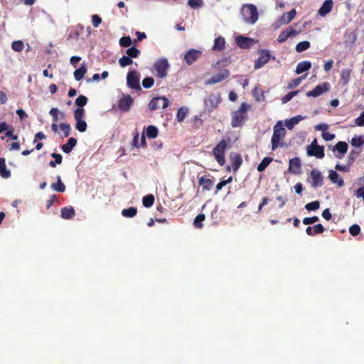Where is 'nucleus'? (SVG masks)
<instances>
[{
  "mask_svg": "<svg viewBox=\"0 0 364 364\" xmlns=\"http://www.w3.org/2000/svg\"><path fill=\"white\" fill-rule=\"evenodd\" d=\"M286 134L287 131L283 127L282 121L277 122L273 127V134L271 138L272 151H274L279 147H286L287 146V144L284 142Z\"/></svg>",
  "mask_w": 364,
  "mask_h": 364,
  "instance_id": "obj_1",
  "label": "nucleus"
},
{
  "mask_svg": "<svg viewBox=\"0 0 364 364\" xmlns=\"http://www.w3.org/2000/svg\"><path fill=\"white\" fill-rule=\"evenodd\" d=\"M250 109V106L248 104L242 102L239 109L232 113L231 126L234 128L241 127L247 118V112Z\"/></svg>",
  "mask_w": 364,
  "mask_h": 364,
  "instance_id": "obj_2",
  "label": "nucleus"
},
{
  "mask_svg": "<svg viewBox=\"0 0 364 364\" xmlns=\"http://www.w3.org/2000/svg\"><path fill=\"white\" fill-rule=\"evenodd\" d=\"M241 14L243 20L249 24L255 23L258 19L257 7L252 4L244 5L241 9Z\"/></svg>",
  "mask_w": 364,
  "mask_h": 364,
  "instance_id": "obj_3",
  "label": "nucleus"
},
{
  "mask_svg": "<svg viewBox=\"0 0 364 364\" xmlns=\"http://www.w3.org/2000/svg\"><path fill=\"white\" fill-rule=\"evenodd\" d=\"M227 148V142L221 140L213 149V154L217 162L220 165L225 164V151Z\"/></svg>",
  "mask_w": 364,
  "mask_h": 364,
  "instance_id": "obj_4",
  "label": "nucleus"
},
{
  "mask_svg": "<svg viewBox=\"0 0 364 364\" xmlns=\"http://www.w3.org/2000/svg\"><path fill=\"white\" fill-rule=\"evenodd\" d=\"M140 76L136 70L129 71L127 75V86L136 91L141 90L139 84Z\"/></svg>",
  "mask_w": 364,
  "mask_h": 364,
  "instance_id": "obj_5",
  "label": "nucleus"
},
{
  "mask_svg": "<svg viewBox=\"0 0 364 364\" xmlns=\"http://www.w3.org/2000/svg\"><path fill=\"white\" fill-rule=\"evenodd\" d=\"M169 67L168 60L165 58L157 60L154 68L156 71V75L159 78H164L167 75V70Z\"/></svg>",
  "mask_w": 364,
  "mask_h": 364,
  "instance_id": "obj_6",
  "label": "nucleus"
},
{
  "mask_svg": "<svg viewBox=\"0 0 364 364\" xmlns=\"http://www.w3.org/2000/svg\"><path fill=\"white\" fill-rule=\"evenodd\" d=\"M220 101L219 94H210L204 100L205 107L208 112H212L218 107Z\"/></svg>",
  "mask_w": 364,
  "mask_h": 364,
  "instance_id": "obj_7",
  "label": "nucleus"
},
{
  "mask_svg": "<svg viewBox=\"0 0 364 364\" xmlns=\"http://www.w3.org/2000/svg\"><path fill=\"white\" fill-rule=\"evenodd\" d=\"M169 105L168 99L165 97H154L149 103V109L151 111L159 108L166 109Z\"/></svg>",
  "mask_w": 364,
  "mask_h": 364,
  "instance_id": "obj_8",
  "label": "nucleus"
},
{
  "mask_svg": "<svg viewBox=\"0 0 364 364\" xmlns=\"http://www.w3.org/2000/svg\"><path fill=\"white\" fill-rule=\"evenodd\" d=\"M133 104L134 99L130 95L122 94L118 101V108L123 112H127Z\"/></svg>",
  "mask_w": 364,
  "mask_h": 364,
  "instance_id": "obj_9",
  "label": "nucleus"
},
{
  "mask_svg": "<svg viewBox=\"0 0 364 364\" xmlns=\"http://www.w3.org/2000/svg\"><path fill=\"white\" fill-rule=\"evenodd\" d=\"M330 90V85L328 82H325L316 85L313 90L308 91L306 93L307 97H316L323 93L328 92Z\"/></svg>",
  "mask_w": 364,
  "mask_h": 364,
  "instance_id": "obj_10",
  "label": "nucleus"
},
{
  "mask_svg": "<svg viewBox=\"0 0 364 364\" xmlns=\"http://www.w3.org/2000/svg\"><path fill=\"white\" fill-rule=\"evenodd\" d=\"M202 56V51L197 49H189L184 55L183 60L187 65H191Z\"/></svg>",
  "mask_w": 364,
  "mask_h": 364,
  "instance_id": "obj_11",
  "label": "nucleus"
},
{
  "mask_svg": "<svg viewBox=\"0 0 364 364\" xmlns=\"http://www.w3.org/2000/svg\"><path fill=\"white\" fill-rule=\"evenodd\" d=\"M230 71L227 69L220 70L218 73L213 75L207 81L206 85H213L220 82L230 76Z\"/></svg>",
  "mask_w": 364,
  "mask_h": 364,
  "instance_id": "obj_12",
  "label": "nucleus"
},
{
  "mask_svg": "<svg viewBox=\"0 0 364 364\" xmlns=\"http://www.w3.org/2000/svg\"><path fill=\"white\" fill-rule=\"evenodd\" d=\"M270 58L271 55L268 50H261L259 58L255 61V69L261 68L269 60Z\"/></svg>",
  "mask_w": 364,
  "mask_h": 364,
  "instance_id": "obj_13",
  "label": "nucleus"
},
{
  "mask_svg": "<svg viewBox=\"0 0 364 364\" xmlns=\"http://www.w3.org/2000/svg\"><path fill=\"white\" fill-rule=\"evenodd\" d=\"M235 41H236L237 45L240 48H242V49L249 48L250 47L253 46L255 43L254 39H252L251 38H248V37H245L242 36H240L237 37L235 39Z\"/></svg>",
  "mask_w": 364,
  "mask_h": 364,
  "instance_id": "obj_14",
  "label": "nucleus"
},
{
  "mask_svg": "<svg viewBox=\"0 0 364 364\" xmlns=\"http://www.w3.org/2000/svg\"><path fill=\"white\" fill-rule=\"evenodd\" d=\"M301 161L298 157L291 159L289 161L288 171L291 173L299 174L301 173Z\"/></svg>",
  "mask_w": 364,
  "mask_h": 364,
  "instance_id": "obj_15",
  "label": "nucleus"
},
{
  "mask_svg": "<svg viewBox=\"0 0 364 364\" xmlns=\"http://www.w3.org/2000/svg\"><path fill=\"white\" fill-rule=\"evenodd\" d=\"M310 175L312 180L311 186L313 188L319 187L323 185V177L318 171L313 169Z\"/></svg>",
  "mask_w": 364,
  "mask_h": 364,
  "instance_id": "obj_16",
  "label": "nucleus"
},
{
  "mask_svg": "<svg viewBox=\"0 0 364 364\" xmlns=\"http://www.w3.org/2000/svg\"><path fill=\"white\" fill-rule=\"evenodd\" d=\"M308 156H315L317 159H321L324 157V147L323 146H318L314 148L306 149Z\"/></svg>",
  "mask_w": 364,
  "mask_h": 364,
  "instance_id": "obj_17",
  "label": "nucleus"
},
{
  "mask_svg": "<svg viewBox=\"0 0 364 364\" xmlns=\"http://www.w3.org/2000/svg\"><path fill=\"white\" fill-rule=\"evenodd\" d=\"M296 34L297 32L296 30H294L292 28L289 27L279 33L277 38V41L279 43H283L286 41L289 37L294 36Z\"/></svg>",
  "mask_w": 364,
  "mask_h": 364,
  "instance_id": "obj_18",
  "label": "nucleus"
},
{
  "mask_svg": "<svg viewBox=\"0 0 364 364\" xmlns=\"http://www.w3.org/2000/svg\"><path fill=\"white\" fill-rule=\"evenodd\" d=\"M335 150L338 152V154L336 155V157L338 159L343 158V155L347 152L348 150L347 143L345 141H338L332 149L333 151Z\"/></svg>",
  "mask_w": 364,
  "mask_h": 364,
  "instance_id": "obj_19",
  "label": "nucleus"
},
{
  "mask_svg": "<svg viewBox=\"0 0 364 364\" xmlns=\"http://www.w3.org/2000/svg\"><path fill=\"white\" fill-rule=\"evenodd\" d=\"M333 5V3L332 0H325L321 8L318 9V14L321 16H325L332 10Z\"/></svg>",
  "mask_w": 364,
  "mask_h": 364,
  "instance_id": "obj_20",
  "label": "nucleus"
},
{
  "mask_svg": "<svg viewBox=\"0 0 364 364\" xmlns=\"http://www.w3.org/2000/svg\"><path fill=\"white\" fill-rule=\"evenodd\" d=\"M230 158L233 171H237L242 163L241 156L238 154H232Z\"/></svg>",
  "mask_w": 364,
  "mask_h": 364,
  "instance_id": "obj_21",
  "label": "nucleus"
},
{
  "mask_svg": "<svg viewBox=\"0 0 364 364\" xmlns=\"http://www.w3.org/2000/svg\"><path fill=\"white\" fill-rule=\"evenodd\" d=\"M304 118L305 117L301 115L294 116L289 119L285 120V126L289 130H291L296 124H299V122Z\"/></svg>",
  "mask_w": 364,
  "mask_h": 364,
  "instance_id": "obj_22",
  "label": "nucleus"
},
{
  "mask_svg": "<svg viewBox=\"0 0 364 364\" xmlns=\"http://www.w3.org/2000/svg\"><path fill=\"white\" fill-rule=\"evenodd\" d=\"M296 11L294 9H291L287 13L284 14L279 19L280 24L289 23L295 16Z\"/></svg>",
  "mask_w": 364,
  "mask_h": 364,
  "instance_id": "obj_23",
  "label": "nucleus"
},
{
  "mask_svg": "<svg viewBox=\"0 0 364 364\" xmlns=\"http://www.w3.org/2000/svg\"><path fill=\"white\" fill-rule=\"evenodd\" d=\"M198 184L202 186L203 191H210L213 186V181L205 178V176H201L198 178Z\"/></svg>",
  "mask_w": 364,
  "mask_h": 364,
  "instance_id": "obj_24",
  "label": "nucleus"
},
{
  "mask_svg": "<svg viewBox=\"0 0 364 364\" xmlns=\"http://www.w3.org/2000/svg\"><path fill=\"white\" fill-rule=\"evenodd\" d=\"M0 176L5 179L10 178L11 176V171L6 168L4 158H0Z\"/></svg>",
  "mask_w": 364,
  "mask_h": 364,
  "instance_id": "obj_25",
  "label": "nucleus"
},
{
  "mask_svg": "<svg viewBox=\"0 0 364 364\" xmlns=\"http://www.w3.org/2000/svg\"><path fill=\"white\" fill-rule=\"evenodd\" d=\"M77 144V139L74 137H71L68 139V142L63 144L61 147L63 151L65 154H69L72 151L73 148Z\"/></svg>",
  "mask_w": 364,
  "mask_h": 364,
  "instance_id": "obj_26",
  "label": "nucleus"
},
{
  "mask_svg": "<svg viewBox=\"0 0 364 364\" xmlns=\"http://www.w3.org/2000/svg\"><path fill=\"white\" fill-rule=\"evenodd\" d=\"M75 215V211L73 207H65L61 210V217L65 220H70Z\"/></svg>",
  "mask_w": 364,
  "mask_h": 364,
  "instance_id": "obj_27",
  "label": "nucleus"
},
{
  "mask_svg": "<svg viewBox=\"0 0 364 364\" xmlns=\"http://www.w3.org/2000/svg\"><path fill=\"white\" fill-rule=\"evenodd\" d=\"M311 64L309 61L299 62L296 67V73L301 74L303 72L307 71L311 68Z\"/></svg>",
  "mask_w": 364,
  "mask_h": 364,
  "instance_id": "obj_28",
  "label": "nucleus"
},
{
  "mask_svg": "<svg viewBox=\"0 0 364 364\" xmlns=\"http://www.w3.org/2000/svg\"><path fill=\"white\" fill-rule=\"evenodd\" d=\"M87 73V68L85 64H82L80 68L76 69L74 72V77L77 81L81 80Z\"/></svg>",
  "mask_w": 364,
  "mask_h": 364,
  "instance_id": "obj_29",
  "label": "nucleus"
},
{
  "mask_svg": "<svg viewBox=\"0 0 364 364\" xmlns=\"http://www.w3.org/2000/svg\"><path fill=\"white\" fill-rule=\"evenodd\" d=\"M328 178L332 183H336L339 187L344 185L343 180L342 178H338V174L335 171L331 170L329 171Z\"/></svg>",
  "mask_w": 364,
  "mask_h": 364,
  "instance_id": "obj_30",
  "label": "nucleus"
},
{
  "mask_svg": "<svg viewBox=\"0 0 364 364\" xmlns=\"http://www.w3.org/2000/svg\"><path fill=\"white\" fill-rule=\"evenodd\" d=\"M51 188L57 192L63 193L65 191V186L61 181V177L60 176H57V183L51 184Z\"/></svg>",
  "mask_w": 364,
  "mask_h": 364,
  "instance_id": "obj_31",
  "label": "nucleus"
},
{
  "mask_svg": "<svg viewBox=\"0 0 364 364\" xmlns=\"http://www.w3.org/2000/svg\"><path fill=\"white\" fill-rule=\"evenodd\" d=\"M159 134V129L154 125H149L146 129L145 136L149 139H155Z\"/></svg>",
  "mask_w": 364,
  "mask_h": 364,
  "instance_id": "obj_32",
  "label": "nucleus"
},
{
  "mask_svg": "<svg viewBox=\"0 0 364 364\" xmlns=\"http://www.w3.org/2000/svg\"><path fill=\"white\" fill-rule=\"evenodd\" d=\"M225 39L222 36L216 38L214 41V45L213 50H222L225 48Z\"/></svg>",
  "mask_w": 364,
  "mask_h": 364,
  "instance_id": "obj_33",
  "label": "nucleus"
},
{
  "mask_svg": "<svg viewBox=\"0 0 364 364\" xmlns=\"http://www.w3.org/2000/svg\"><path fill=\"white\" fill-rule=\"evenodd\" d=\"M351 70L349 69H343L341 73V81L343 85H347L350 77Z\"/></svg>",
  "mask_w": 364,
  "mask_h": 364,
  "instance_id": "obj_34",
  "label": "nucleus"
},
{
  "mask_svg": "<svg viewBox=\"0 0 364 364\" xmlns=\"http://www.w3.org/2000/svg\"><path fill=\"white\" fill-rule=\"evenodd\" d=\"M272 161V159L270 157H264L260 164L257 166V171L259 172H262L265 170V168L269 166V164Z\"/></svg>",
  "mask_w": 364,
  "mask_h": 364,
  "instance_id": "obj_35",
  "label": "nucleus"
},
{
  "mask_svg": "<svg viewBox=\"0 0 364 364\" xmlns=\"http://www.w3.org/2000/svg\"><path fill=\"white\" fill-rule=\"evenodd\" d=\"M137 213V209L135 207H130L127 209H124L122 211V215L125 218H133Z\"/></svg>",
  "mask_w": 364,
  "mask_h": 364,
  "instance_id": "obj_36",
  "label": "nucleus"
},
{
  "mask_svg": "<svg viewBox=\"0 0 364 364\" xmlns=\"http://www.w3.org/2000/svg\"><path fill=\"white\" fill-rule=\"evenodd\" d=\"M310 47V43L307 41H304L298 43L295 47L297 53H301L307 50Z\"/></svg>",
  "mask_w": 364,
  "mask_h": 364,
  "instance_id": "obj_37",
  "label": "nucleus"
},
{
  "mask_svg": "<svg viewBox=\"0 0 364 364\" xmlns=\"http://www.w3.org/2000/svg\"><path fill=\"white\" fill-rule=\"evenodd\" d=\"M127 56L130 57L132 58H138L140 55V50L137 49L136 47L133 46L129 48L126 50Z\"/></svg>",
  "mask_w": 364,
  "mask_h": 364,
  "instance_id": "obj_38",
  "label": "nucleus"
},
{
  "mask_svg": "<svg viewBox=\"0 0 364 364\" xmlns=\"http://www.w3.org/2000/svg\"><path fill=\"white\" fill-rule=\"evenodd\" d=\"M188 113V109L186 107H181L178 109L176 114V119L178 122H182L186 118Z\"/></svg>",
  "mask_w": 364,
  "mask_h": 364,
  "instance_id": "obj_39",
  "label": "nucleus"
},
{
  "mask_svg": "<svg viewBox=\"0 0 364 364\" xmlns=\"http://www.w3.org/2000/svg\"><path fill=\"white\" fill-rule=\"evenodd\" d=\"M154 203V197L151 194L144 196L142 199L143 205L146 208H150Z\"/></svg>",
  "mask_w": 364,
  "mask_h": 364,
  "instance_id": "obj_40",
  "label": "nucleus"
},
{
  "mask_svg": "<svg viewBox=\"0 0 364 364\" xmlns=\"http://www.w3.org/2000/svg\"><path fill=\"white\" fill-rule=\"evenodd\" d=\"M132 58L127 55H123L122 58L119 59V64L122 68H124L127 65H132Z\"/></svg>",
  "mask_w": 364,
  "mask_h": 364,
  "instance_id": "obj_41",
  "label": "nucleus"
},
{
  "mask_svg": "<svg viewBox=\"0 0 364 364\" xmlns=\"http://www.w3.org/2000/svg\"><path fill=\"white\" fill-rule=\"evenodd\" d=\"M205 216L204 214H199L198 215L195 219H194V221H193V225L196 228H203V222L205 220Z\"/></svg>",
  "mask_w": 364,
  "mask_h": 364,
  "instance_id": "obj_42",
  "label": "nucleus"
},
{
  "mask_svg": "<svg viewBox=\"0 0 364 364\" xmlns=\"http://www.w3.org/2000/svg\"><path fill=\"white\" fill-rule=\"evenodd\" d=\"M87 97L85 95H80L75 100V105L79 107L78 108H82L87 103Z\"/></svg>",
  "mask_w": 364,
  "mask_h": 364,
  "instance_id": "obj_43",
  "label": "nucleus"
},
{
  "mask_svg": "<svg viewBox=\"0 0 364 364\" xmlns=\"http://www.w3.org/2000/svg\"><path fill=\"white\" fill-rule=\"evenodd\" d=\"M132 41L130 36H123L119 39V45L122 47H125V48L129 47L132 45Z\"/></svg>",
  "mask_w": 364,
  "mask_h": 364,
  "instance_id": "obj_44",
  "label": "nucleus"
},
{
  "mask_svg": "<svg viewBox=\"0 0 364 364\" xmlns=\"http://www.w3.org/2000/svg\"><path fill=\"white\" fill-rule=\"evenodd\" d=\"M60 129L63 131L64 133V136L68 137L71 132V127L69 124L67 123H60L59 124Z\"/></svg>",
  "mask_w": 364,
  "mask_h": 364,
  "instance_id": "obj_45",
  "label": "nucleus"
},
{
  "mask_svg": "<svg viewBox=\"0 0 364 364\" xmlns=\"http://www.w3.org/2000/svg\"><path fill=\"white\" fill-rule=\"evenodd\" d=\"M76 121V125L75 128L80 132H84L87 129V123L83 119L80 120H75Z\"/></svg>",
  "mask_w": 364,
  "mask_h": 364,
  "instance_id": "obj_46",
  "label": "nucleus"
},
{
  "mask_svg": "<svg viewBox=\"0 0 364 364\" xmlns=\"http://www.w3.org/2000/svg\"><path fill=\"white\" fill-rule=\"evenodd\" d=\"M11 48L15 51L21 52L24 48V44L21 41H16L12 43Z\"/></svg>",
  "mask_w": 364,
  "mask_h": 364,
  "instance_id": "obj_47",
  "label": "nucleus"
},
{
  "mask_svg": "<svg viewBox=\"0 0 364 364\" xmlns=\"http://www.w3.org/2000/svg\"><path fill=\"white\" fill-rule=\"evenodd\" d=\"M320 203L318 200L312 201L306 204L305 208L308 211L316 210L319 208Z\"/></svg>",
  "mask_w": 364,
  "mask_h": 364,
  "instance_id": "obj_48",
  "label": "nucleus"
},
{
  "mask_svg": "<svg viewBox=\"0 0 364 364\" xmlns=\"http://www.w3.org/2000/svg\"><path fill=\"white\" fill-rule=\"evenodd\" d=\"M85 114V111L83 108H77L74 111V118L75 120L83 119Z\"/></svg>",
  "mask_w": 364,
  "mask_h": 364,
  "instance_id": "obj_49",
  "label": "nucleus"
},
{
  "mask_svg": "<svg viewBox=\"0 0 364 364\" xmlns=\"http://www.w3.org/2000/svg\"><path fill=\"white\" fill-rule=\"evenodd\" d=\"M299 93L298 90L296 91H291L286 94L282 98V102L283 104L287 103V102L290 101L294 96H296Z\"/></svg>",
  "mask_w": 364,
  "mask_h": 364,
  "instance_id": "obj_50",
  "label": "nucleus"
},
{
  "mask_svg": "<svg viewBox=\"0 0 364 364\" xmlns=\"http://www.w3.org/2000/svg\"><path fill=\"white\" fill-rule=\"evenodd\" d=\"M232 180V178L230 176L227 180L220 181L215 186V193H218L224 186L228 183H230Z\"/></svg>",
  "mask_w": 364,
  "mask_h": 364,
  "instance_id": "obj_51",
  "label": "nucleus"
},
{
  "mask_svg": "<svg viewBox=\"0 0 364 364\" xmlns=\"http://www.w3.org/2000/svg\"><path fill=\"white\" fill-rule=\"evenodd\" d=\"M154 80L151 77H146L142 80V86L144 88H150L154 85Z\"/></svg>",
  "mask_w": 364,
  "mask_h": 364,
  "instance_id": "obj_52",
  "label": "nucleus"
},
{
  "mask_svg": "<svg viewBox=\"0 0 364 364\" xmlns=\"http://www.w3.org/2000/svg\"><path fill=\"white\" fill-rule=\"evenodd\" d=\"M306 77V75H304L302 77H299L295 79L291 80L288 85V88H294L297 86H299L301 82V80Z\"/></svg>",
  "mask_w": 364,
  "mask_h": 364,
  "instance_id": "obj_53",
  "label": "nucleus"
},
{
  "mask_svg": "<svg viewBox=\"0 0 364 364\" xmlns=\"http://www.w3.org/2000/svg\"><path fill=\"white\" fill-rule=\"evenodd\" d=\"M348 231H349V233L350 234V235L355 237V236H357L360 233V228L359 225L354 224L349 228Z\"/></svg>",
  "mask_w": 364,
  "mask_h": 364,
  "instance_id": "obj_54",
  "label": "nucleus"
},
{
  "mask_svg": "<svg viewBox=\"0 0 364 364\" xmlns=\"http://www.w3.org/2000/svg\"><path fill=\"white\" fill-rule=\"evenodd\" d=\"M363 144V139L361 136L353 137L350 141V144L355 147H359Z\"/></svg>",
  "mask_w": 364,
  "mask_h": 364,
  "instance_id": "obj_55",
  "label": "nucleus"
},
{
  "mask_svg": "<svg viewBox=\"0 0 364 364\" xmlns=\"http://www.w3.org/2000/svg\"><path fill=\"white\" fill-rule=\"evenodd\" d=\"M188 4L190 7H191L193 9H196V8H199L202 6L203 1L202 0H188Z\"/></svg>",
  "mask_w": 364,
  "mask_h": 364,
  "instance_id": "obj_56",
  "label": "nucleus"
},
{
  "mask_svg": "<svg viewBox=\"0 0 364 364\" xmlns=\"http://www.w3.org/2000/svg\"><path fill=\"white\" fill-rule=\"evenodd\" d=\"M60 113L59 110L57 108L50 109L49 114L53 117V121L54 122H57L58 121V114Z\"/></svg>",
  "mask_w": 364,
  "mask_h": 364,
  "instance_id": "obj_57",
  "label": "nucleus"
},
{
  "mask_svg": "<svg viewBox=\"0 0 364 364\" xmlns=\"http://www.w3.org/2000/svg\"><path fill=\"white\" fill-rule=\"evenodd\" d=\"M313 234L314 235L323 233L324 231V228L321 224H317L313 227Z\"/></svg>",
  "mask_w": 364,
  "mask_h": 364,
  "instance_id": "obj_58",
  "label": "nucleus"
},
{
  "mask_svg": "<svg viewBox=\"0 0 364 364\" xmlns=\"http://www.w3.org/2000/svg\"><path fill=\"white\" fill-rule=\"evenodd\" d=\"M318 220V218L317 216H313L311 218H305L303 219V223L304 225H310L313 224Z\"/></svg>",
  "mask_w": 364,
  "mask_h": 364,
  "instance_id": "obj_59",
  "label": "nucleus"
},
{
  "mask_svg": "<svg viewBox=\"0 0 364 364\" xmlns=\"http://www.w3.org/2000/svg\"><path fill=\"white\" fill-rule=\"evenodd\" d=\"M92 21L93 26L95 28H97L101 23L102 18L98 15L95 14L92 16Z\"/></svg>",
  "mask_w": 364,
  "mask_h": 364,
  "instance_id": "obj_60",
  "label": "nucleus"
},
{
  "mask_svg": "<svg viewBox=\"0 0 364 364\" xmlns=\"http://www.w3.org/2000/svg\"><path fill=\"white\" fill-rule=\"evenodd\" d=\"M355 122L359 127L364 126V111L355 119Z\"/></svg>",
  "mask_w": 364,
  "mask_h": 364,
  "instance_id": "obj_61",
  "label": "nucleus"
},
{
  "mask_svg": "<svg viewBox=\"0 0 364 364\" xmlns=\"http://www.w3.org/2000/svg\"><path fill=\"white\" fill-rule=\"evenodd\" d=\"M321 136H322L323 139L325 141H327L333 140L335 137V134H330V133L326 132H322Z\"/></svg>",
  "mask_w": 364,
  "mask_h": 364,
  "instance_id": "obj_62",
  "label": "nucleus"
},
{
  "mask_svg": "<svg viewBox=\"0 0 364 364\" xmlns=\"http://www.w3.org/2000/svg\"><path fill=\"white\" fill-rule=\"evenodd\" d=\"M57 200L58 196L56 195L51 196L50 198L47 201L46 208L49 209Z\"/></svg>",
  "mask_w": 364,
  "mask_h": 364,
  "instance_id": "obj_63",
  "label": "nucleus"
},
{
  "mask_svg": "<svg viewBox=\"0 0 364 364\" xmlns=\"http://www.w3.org/2000/svg\"><path fill=\"white\" fill-rule=\"evenodd\" d=\"M355 196L357 198H362L364 202V187L359 188L355 192Z\"/></svg>",
  "mask_w": 364,
  "mask_h": 364,
  "instance_id": "obj_64",
  "label": "nucleus"
}]
</instances>
